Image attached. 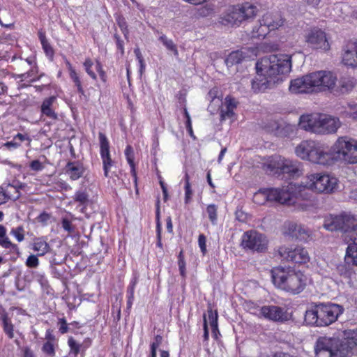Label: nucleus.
<instances>
[{
	"label": "nucleus",
	"instance_id": "1",
	"mask_svg": "<svg viewBox=\"0 0 357 357\" xmlns=\"http://www.w3.org/2000/svg\"><path fill=\"white\" fill-rule=\"evenodd\" d=\"M296 155L321 165H329L333 161L348 164L357 163V140L347 136L340 137L330 149L312 140L302 141L295 148Z\"/></svg>",
	"mask_w": 357,
	"mask_h": 357
},
{
	"label": "nucleus",
	"instance_id": "2",
	"mask_svg": "<svg viewBox=\"0 0 357 357\" xmlns=\"http://www.w3.org/2000/svg\"><path fill=\"white\" fill-rule=\"evenodd\" d=\"M271 274L274 285L289 294H298L306 287L305 275L301 271L290 267H275L271 270Z\"/></svg>",
	"mask_w": 357,
	"mask_h": 357
},
{
	"label": "nucleus",
	"instance_id": "3",
	"mask_svg": "<svg viewBox=\"0 0 357 357\" xmlns=\"http://www.w3.org/2000/svg\"><path fill=\"white\" fill-rule=\"evenodd\" d=\"M344 312V307L332 303H312L305 313L307 325L318 327L327 326L334 323Z\"/></svg>",
	"mask_w": 357,
	"mask_h": 357
},
{
	"label": "nucleus",
	"instance_id": "4",
	"mask_svg": "<svg viewBox=\"0 0 357 357\" xmlns=\"http://www.w3.org/2000/svg\"><path fill=\"white\" fill-rule=\"evenodd\" d=\"M301 127L316 134L328 135L335 133L341 126L337 117L326 114L302 115L300 117Z\"/></svg>",
	"mask_w": 357,
	"mask_h": 357
},
{
	"label": "nucleus",
	"instance_id": "5",
	"mask_svg": "<svg viewBox=\"0 0 357 357\" xmlns=\"http://www.w3.org/2000/svg\"><path fill=\"white\" fill-rule=\"evenodd\" d=\"M258 75H265L273 79L277 75L289 73L291 70V56L288 54H271L265 56L256 63Z\"/></svg>",
	"mask_w": 357,
	"mask_h": 357
},
{
	"label": "nucleus",
	"instance_id": "6",
	"mask_svg": "<svg viewBox=\"0 0 357 357\" xmlns=\"http://www.w3.org/2000/svg\"><path fill=\"white\" fill-rule=\"evenodd\" d=\"M257 12V8L249 2L234 6L221 17V23L225 26H238L243 22L252 19Z\"/></svg>",
	"mask_w": 357,
	"mask_h": 357
},
{
	"label": "nucleus",
	"instance_id": "7",
	"mask_svg": "<svg viewBox=\"0 0 357 357\" xmlns=\"http://www.w3.org/2000/svg\"><path fill=\"white\" fill-rule=\"evenodd\" d=\"M316 357H347L348 349L344 340L320 337L314 347Z\"/></svg>",
	"mask_w": 357,
	"mask_h": 357
},
{
	"label": "nucleus",
	"instance_id": "8",
	"mask_svg": "<svg viewBox=\"0 0 357 357\" xmlns=\"http://www.w3.org/2000/svg\"><path fill=\"white\" fill-rule=\"evenodd\" d=\"M324 227L328 231H340L349 236L357 227V215L345 212L331 215L325 218Z\"/></svg>",
	"mask_w": 357,
	"mask_h": 357
},
{
	"label": "nucleus",
	"instance_id": "9",
	"mask_svg": "<svg viewBox=\"0 0 357 357\" xmlns=\"http://www.w3.org/2000/svg\"><path fill=\"white\" fill-rule=\"evenodd\" d=\"M283 23L284 20L278 13H266L253 27L252 37L264 38L270 31L278 29Z\"/></svg>",
	"mask_w": 357,
	"mask_h": 357
},
{
	"label": "nucleus",
	"instance_id": "10",
	"mask_svg": "<svg viewBox=\"0 0 357 357\" xmlns=\"http://www.w3.org/2000/svg\"><path fill=\"white\" fill-rule=\"evenodd\" d=\"M305 185L317 192L331 193L337 187V179L328 174L314 173L307 176Z\"/></svg>",
	"mask_w": 357,
	"mask_h": 357
},
{
	"label": "nucleus",
	"instance_id": "11",
	"mask_svg": "<svg viewBox=\"0 0 357 357\" xmlns=\"http://www.w3.org/2000/svg\"><path fill=\"white\" fill-rule=\"evenodd\" d=\"M266 237L256 230H249L242 236L241 246L246 250L257 252H264L268 248Z\"/></svg>",
	"mask_w": 357,
	"mask_h": 357
},
{
	"label": "nucleus",
	"instance_id": "12",
	"mask_svg": "<svg viewBox=\"0 0 357 357\" xmlns=\"http://www.w3.org/2000/svg\"><path fill=\"white\" fill-rule=\"evenodd\" d=\"M264 197V201L275 202L282 204H291L292 193L287 190L280 188H266L259 190L254 195V201L258 204H263L259 202V198Z\"/></svg>",
	"mask_w": 357,
	"mask_h": 357
},
{
	"label": "nucleus",
	"instance_id": "13",
	"mask_svg": "<svg viewBox=\"0 0 357 357\" xmlns=\"http://www.w3.org/2000/svg\"><path fill=\"white\" fill-rule=\"evenodd\" d=\"M276 252L282 261H291L295 264H306L310 261L307 251L300 246L288 247L282 245L278 248Z\"/></svg>",
	"mask_w": 357,
	"mask_h": 357
},
{
	"label": "nucleus",
	"instance_id": "14",
	"mask_svg": "<svg viewBox=\"0 0 357 357\" xmlns=\"http://www.w3.org/2000/svg\"><path fill=\"white\" fill-rule=\"evenodd\" d=\"M259 311L261 317L278 324H284L291 319V315L287 310L278 305H264Z\"/></svg>",
	"mask_w": 357,
	"mask_h": 357
},
{
	"label": "nucleus",
	"instance_id": "15",
	"mask_svg": "<svg viewBox=\"0 0 357 357\" xmlns=\"http://www.w3.org/2000/svg\"><path fill=\"white\" fill-rule=\"evenodd\" d=\"M312 76L316 91L333 89L335 86L337 77L331 72H314L312 73Z\"/></svg>",
	"mask_w": 357,
	"mask_h": 357
},
{
	"label": "nucleus",
	"instance_id": "16",
	"mask_svg": "<svg viewBox=\"0 0 357 357\" xmlns=\"http://www.w3.org/2000/svg\"><path fill=\"white\" fill-rule=\"evenodd\" d=\"M289 91L293 93H307L316 91L312 73L292 80Z\"/></svg>",
	"mask_w": 357,
	"mask_h": 357
},
{
	"label": "nucleus",
	"instance_id": "17",
	"mask_svg": "<svg viewBox=\"0 0 357 357\" xmlns=\"http://www.w3.org/2000/svg\"><path fill=\"white\" fill-rule=\"evenodd\" d=\"M342 61L346 66L357 68V40H348L343 45Z\"/></svg>",
	"mask_w": 357,
	"mask_h": 357
},
{
	"label": "nucleus",
	"instance_id": "18",
	"mask_svg": "<svg viewBox=\"0 0 357 357\" xmlns=\"http://www.w3.org/2000/svg\"><path fill=\"white\" fill-rule=\"evenodd\" d=\"M98 137L100 146V155L103 164L104 175L105 177H109V172L114 165V161L112 160L109 153V142L106 135L102 132H99Z\"/></svg>",
	"mask_w": 357,
	"mask_h": 357
},
{
	"label": "nucleus",
	"instance_id": "19",
	"mask_svg": "<svg viewBox=\"0 0 357 357\" xmlns=\"http://www.w3.org/2000/svg\"><path fill=\"white\" fill-rule=\"evenodd\" d=\"M307 42L314 49L327 50L330 47L325 32L321 29H312L307 36Z\"/></svg>",
	"mask_w": 357,
	"mask_h": 357
},
{
	"label": "nucleus",
	"instance_id": "20",
	"mask_svg": "<svg viewBox=\"0 0 357 357\" xmlns=\"http://www.w3.org/2000/svg\"><path fill=\"white\" fill-rule=\"evenodd\" d=\"M278 169L283 174H287L289 177H298L301 173V163L284 158L278 162Z\"/></svg>",
	"mask_w": 357,
	"mask_h": 357
},
{
	"label": "nucleus",
	"instance_id": "21",
	"mask_svg": "<svg viewBox=\"0 0 357 357\" xmlns=\"http://www.w3.org/2000/svg\"><path fill=\"white\" fill-rule=\"evenodd\" d=\"M85 172L83 165L79 161H69L65 167V172L72 181L80 178Z\"/></svg>",
	"mask_w": 357,
	"mask_h": 357
},
{
	"label": "nucleus",
	"instance_id": "22",
	"mask_svg": "<svg viewBox=\"0 0 357 357\" xmlns=\"http://www.w3.org/2000/svg\"><path fill=\"white\" fill-rule=\"evenodd\" d=\"M56 100V98L54 96L44 99L40 106L42 115H45L52 120L58 119V115L52 107Z\"/></svg>",
	"mask_w": 357,
	"mask_h": 357
},
{
	"label": "nucleus",
	"instance_id": "23",
	"mask_svg": "<svg viewBox=\"0 0 357 357\" xmlns=\"http://www.w3.org/2000/svg\"><path fill=\"white\" fill-rule=\"evenodd\" d=\"M347 255L345 254L344 261L336 267L337 273L344 278L350 279L354 274L352 262L347 260Z\"/></svg>",
	"mask_w": 357,
	"mask_h": 357
},
{
	"label": "nucleus",
	"instance_id": "24",
	"mask_svg": "<svg viewBox=\"0 0 357 357\" xmlns=\"http://www.w3.org/2000/svg\"><path fill=\"white\" fill-rule=\"evenodd\" d=\"M31 248L38 256H43L50 250V245L43 237L34 238Z\"/></svg>",
	"mask_w": 357,
	"mask_h": 357
},
{
	"label": "nucleus",
	"instance_id": "25",
	"mask_svg": "<svg viewBox=\"0 0 357 357\" xmlns=\"http://www.w3.org/2000/svg\"><path fill=\"white\" fill-rule=\"evenodd\" d=\"M288 229L290 235L298 239L304 240L309 236V231L301 225L290 223Z\"/></svg>",
	"mask_w": 357,
	"mask_h": 357
},
{
	"label": "nucleus",
	"instance_id": "26",
	"mask_svg": "<svg viewBox=\"0 0 357 357\" xmlns=\"http://www.w3.org/2000/svg\"><path fill=\"white\" fill-rule=\"evenodd\" d=\"M344 335V342L347 349H348V354L349 355L351 350L357 346V330H345Z\"/></svg>",
	"mask_w": 357,
	"mask_h": 357
},
{
	"label": "nucleus",
	"instance_id": "27",
	"mask_svg": "<svg viewBox=\"0 0 357 357\" xmlns=\"http://www.w3.org/2000/svg\"><path fill=\"white\" fill-rule=\"evenodd\" d=\"M0 319L2 321L4 333L10 339H13L14 337V326L8 317V313L4 310L0 311Z\"/></svg>",
	"mask_w": 357,
	"mask_h": 357
},
{
	"label": "nucleus",
	"instance_id": "28",
	"mask_svg": "<svg viewBox=\"0 0 357 357\" xmlns=\"http://www.w3.org/2000/svg\"><path fill=\"white\" fill-rule=\"evenodd\" d=\"M245 54L240 50L231 52L225 59V63L227 68L241 63L245 59Z\"/></svg>",
	"mask_w": 357,
	"mask_h": 357
},
{
	"label": "nucleus",
	"instance_id": "29",
	"mask_svg": "<svg viewBox=\"0 0 357 357\" xmlns=\"http://www.w3.org/2000/svg\"><path fill=\"white\" fill-rule=\"evenodd\" d=\"M264 77L261 79L255 78L252 80V89L255 92H259L265 90L269 86L271 82H275V80L270 79L268 77L264 75Z\"/></svg>",
	"mask_w": 357,
	"mask_h": 357
},
{
	"label": "nucleus",
	"instance_id": "30",
	"mask_svg": "<svg viewBox=\"0 0 357 357\" xmlns=\"http://www.w3.org/2000/svg\"><path fill=\"white\" fill-rule=\"evenodd\" d=\"M6 229L4 226L0 225V245L4 248H9L13 252L19 253V248L17 245L10 242L9 238L6 236Z\"/></svg>",
	"mask_w": 357,
	"mask_h": 357
},
{
	"label": "nucleus",
	"instance_id": "31",
	"mask_svg": "<svg viewBox=\"0 0 357 357\" xmlns=\"http://www.w3.org/2000/svg\"><path fill=\"white\" fill-rule=\"evenodd\" d=\"M339 84L341 93H348L356 84V79L351 76H344L340 79Z\"/></svg>",
	"mask_w": 357,
	"mask_h": 357
},
{
	"label": "nucleus",
	"instance_id": "32",
	"mask_svg": "<svg viewBox=\"0 0 357 357\" xmlns=\"http://www.w3.org/2000/svg\"><path fill=\"white\" fill-rule=\"evenodd\" d=\"M73 199L75 202L79 203V206H82V212H84L86 206L89 204V195L84 190H77L73 197Z\"/></svg>",
	"mask_w": 357,
	"mask_h": 357
},
{
	"label": "nucleus",
	"instance_id": "33",
	"mask_svg": "<svg viewBox=\"0 0 357 357\" xmlns=\"http://www.w3.org/2000/svg\"><path fill=\"white\" fill-rule=\"evenodd\" d=\"M160 200L157 201L156 210H155V220H156V237H157V246L162 249V226L160 223Z\"/></svg>",
	"mask_w": 357,
	"mask_h": 357
},
{
	"label": "nucleus",
	"instance_id": "34",
	"mask_svg": "<svg viewBox=\"0 0 357 357\" xmlns=\"http://www.w3.org/2000/svg\"><path fill=\"white\" fill-rule=\"evenodd\" d=\"M125 155L126 157V160L130 167L131 173L132 176L135 178V181H137V175L135 171V165L134 162L135 155L133 149L130 145H128L125 150Z\"/></svg>",
	"mask_w": 357,
	"mask_h": 357
},
{
	"label": "nucleus",
	"instance_id": "35",
	"mask_svg": "<svg viewBox=\"0 0 357 357\" xmlns=\"http://www.w3.org/2000/svg\"><path fill=\"white\" fill-rule=\"evenodd\" d=\"M38 37L40 39V41L41 43L44 52H45L46 55L49 56L50 59H52L54 56V50L52 47L51 45L48 42L47 39L46 38L45 33L42 31L38 32Z\"/></svg>",
	"mask_w": 357,
	"mask_h": 357
},
{
	"label": "nucleus",
	"instance_id": "36",
	"mask_svg": "<svg viewBox=\"0 0 357 357\" xmlns=\"http://www.w3.org/2000/svg\"><path fill=\"white\" fill-rule=\"evenodd\" d=\"M1 190H0V205L6 203L8 199L17 200L20 197V195H13L8 187L6 188L3 187L1 188Z\"/></svg>",
	"mask_w": 357,
	"mask_h": 357
},
{
	"label": "nucleus",
	"instance_id": "37",
	"mask_svg": "<svg viewBox=\"0 0 357 357\" xmlns=\"http://www.w3.org/2000/svg\"><path fill=\"white\" fill-rule=\"evenodd\" d=\"M159 40L162 43L168 50L172 51L175 56L178 54L177 47L172 40L168 39L165 35H162L160 36Z\"/></svg>",
	"mask_w": 357,
	"mask_h": 357
},
{
	"label": "nucleus",
	"instance_id": "38",
	"mask_svg": "<svg viewBox=\"0 0 357 357\" xmlns=\"http://www.w3.org/2000/svg\"><path fill=\"white\" fill-rule=\"evenodd\" d=\"M206 213L211 222L213 225H216L218 220V206L214 204L208 205L206 207Z\"/></svg>",
	"mask_w": 357,
	"mask_h": 357
},
{
	"label": "nucleus",
	"instance_id": "39",
	"mask_svg": "<svg viewBox=\"0 0 357 357\" xmlns=\"http://www.w3.org/2000/svg\"><path fill=\"white\" fill-rule=\"evenodd\" d=\"M347 259L352 262V265L357 266V246L348 245L346 249Z\"/></svg>",
	"mask_w": 357,
	"mask_h": 357
},
{
	"label": "nucleus",
	"instance_id": "40",
	"mask_svg": "<svg viewBox=\"0 0 357 357\" xmlns=\"http://www.w3.org/2000/svg\"><path fill=\"white\" fill-rule=\"evenodd\" d=\"M185 180V203L188 204L192 195V190L191 189V185L190 183V176L186 172L184 176Z\"/></svg>",
	"mask_w": 357,
	"mask_h": 357
},
{
	"label": "nucleus",
	"instance_id": "41",
	"mask_svg": "<svg viewBox=\"0 0 357 357\" xmlns=\"http://www.w3.org/2000/svg\"><path fill=\"white\" fill-rule=\"evenodd\" d=\"M70 77L72 79L73 82L75 83V85L77 86V91L81 93L82 95H84V91L82 88V83L79 79V77L77 72L75 70H72L70 73H69Z\"/></svg>",
	"mask_w": 357,
	"mask_h": 357
},
{
	"label": "nucleus",
	"instance_id": "42",
	"mask_svg": "<svg viewBox=\"0 0 357 357\" xmlns=\"http://www.w3.org/2000/svg\"><path fill=\"white\" fill-rule=\"evenodd\" d=\"M68 344L70 348V351L73 352L75 356H77L79 353L82 344L77 343L73 337L68 338Z\"/></svg>",
	"mask_w": 357,
	"mask_h": 357
},
{
	"label": "nucleus",
	"instance_id": "43",
	"mask_svg": "<svg viewBox=\"0 0 357 357\" xmlns=\"http://www.w3.org/2000/svg\"><path fill=\"white\" fill-rule=\"evenodd\" d=\"M24 230L22 226H19L16 228H13L10 231V234L14 236L18 242H21L24 238Z\"/></svg>",
	"mask_w": 357,
	"mask_h": 357
},
{
	"label": "nucleus",
	"instance_id": "44",
	"mask_svg": "<svg viewBox=\"0 0 357 357\" xmlns=\"http://www.w3.org/2000/svg\"><path fill=\"white\" fill-rule=\"evenodd\" d=\"M93 63L91 59H86L84 62V67L87 74L93 79H96L97 77L96 73L91 70Z\"/></svg>",
	"mask_w": 357,
	"mask_h": 357
},
{
	"label": "nucleus",
	"instance_id": "45",
	"mask_svg": "<svg viewBox=\"0 0 357 357\" xmlns=\"http://www.w3.org/2000/svg\"><path fill=\"white\" fill-rule=\"evenodd\" d=\"M42 351L48 355L50 357H54L55 356V349L54 344L47 341L43 345Z\"/></svg>",
	"mask_w": 357,
	"mask_h": 357
},
{
	"label": "nucleus",
	"instance_id": "46",
	"mask_svg": "<svg viewBox=\"0 0 357 357\" xmlns=\"http://www.w3.org/2000/svg\"><path fill=\"white\" fill-rule=\"evenodd\" d=\"M37 255H31L26 260L25 264L29 268H37L39 265V260Z\"/></svg>",
	"mask_w": 357,
	"mask_h": 357
},
{
	"label": "nucleus",
	"instance_id": "47",
	"mask_svg": "<svg viewBox=\"0 0 357 357\" xmlns=\"http://www.w3.org/2000/svg\"><path fill=\"white\" fill-rule=\"evenodd\" d=\"M234 116V109L227 107H222L220 111L221 121L226 120L227 119H231Z\"/></svg>",
	"mask_w": 357,
	"mask_h": 357
},
{
	"label": "nucleus",
	"instance_id": "48",
	"mask_svg": "<svg viewBox=\"0 0 357 357\" xmlns=\"http://www.w3.org/2000/svg\"><path fill=\"white\" fill-rule=\"evenodd\" d=\"M138 282V278L137 276H134L131 280L130 284L127 288V296L128 297H134L135 288Z\"/></svg>",
	"mask_w": 357,
	"mask_h": 357
},
{
	"label": "nucleus",
	"instance_id": "49",
	"mask_svg": "<svg viewBox=\"0 0 357 357\" xmlns=\"http://www.w3.org/2000/svg\"><path fill=\"white\" fill-rule=\"evenodd\" d=\"M61 225L63 229L69 234H72L75 231V227L73 225L71 221L66 218H62Z\"/></svg>",
	"mask_w": 357,
	"mask_h": 357
},
{
	"label": "nucleus",
	"instance_id": "50",
	"mask_svg": "<svg viewBox=\"0 0 357 357\" xmlns=\"http://www.w3.org/2000/svg\"><path fill=\"white\" fill-rule=\"evenodd\" d=\"M33 278L42 287H46L48 285V281L43 273H35Z\"/></svg>",
	"mask_w": 357,
	"mask_h": 357
},
{
	"label": "nucleus",
	"instance_id": "51",
	"mask_svg": "<svg viewBox=\"0 0 357 357\" xmlns=\"http://www.w3.org/2000/svg\"><path fill=\"white\" fill-rule=\"evenodd\" d=\"M58 325L59 326V331L61 334H65L68 331V324L65 318L59 319Z\"/></svg>",
	"mask_w": 357,
	"mask_h": 357
},
{
	"label": "nucleus",
	"instance_id": "52",
	"mask_svg": "<svg viewBox=\"0 0 357 357\" xmlns=\"http://www.w3.org/2000/svg\"><path fill=\"white\" fill-rule=\"evenodd\" d=\"M206 236L204 234H199L198 238V243L199 246L200 248V250L203 255H205L206 253Z\"/></svg>",
	"mask_w": 357,
	"mask_h": 357
},
{
	"label": "nucleus",
	"instance_id": "53",
	"mask_svg": "<svg viewBox=\"0 0 357 357\" xmlns=\"http://www.w3.org/2000/svg\"><path fill=\"white\" fill-rule=\"evenodd\" d=\"M163 337L160 335H157L154 337V341L151 344V350L154 349V351H157L158 347L162 344Z\"/></svg>",
	"mask_w": 357,
	"mask_h": 357
},
{
	"label": "nucleus",
	"instance_id": "54",
	"mask_svg": "<svg viewBox=\"0 0 357 357\" xmlns=\"http://www.w3.org/2000/svg\"><path fill=\"white\" fill-rule=\"evenodd\" d=\"M114 37L116 40V45L117 49L119 50H120L121 54L123 55L124 54V46H123L124 42H123V40L121 38L120 36L118 35L117 33H115Z\"/></svg>",
	"mask_w": 357,
	"mask_h": 357
},
{
	"label": "nucleus",
	"instance_id": "55",
	"mask_svg": "<svg viewBox=\"0 0 357 357\" xmlns=\"http://www.w3.org/2000/svg\"><path fill=\"white\" fill-rule=\"evenodd\" d=\"M349 237L350 243L347 242L348 245L357 246V227L355 228L351 233L348 236Z\"/></svg>",
	"mask_w": 357,
	"mask_h": 357
},
{
	"label": "nucleus",
	"instance_id": "56",
	"mask_svg": "<svg viewBox=\"0 0 357 357\" xmlns=\"http://www.w3.org/2000/svg\"><path fill=\"white\" fill-rule=\"evenodd\" d=\"M25 183H17L16 185L14 184H8L7 187L8 188H10L13 190V192H12L13 195H17L20 194L19 190L22 189L25 187Z\"/></svg>",
	"mask_w": 357,
	"mask_h": 357
},
{
	"label": "nucleus",
	"instance_id": "57",
	"mask_svg": "<svg viewBox=\"0 0 357 357\" xmlns=\"http://www.w3.org/2000/svg\"><path fill=\"white\" fill-rule=\"evenodd\" d=\"M30 167L32 170L38 172L41 171L44 167L38 160H34L31 162Z\"/></svg>",
	"mask_w": 357,
	"mask_h": 357
},
{
	"label": "nucleus",
	"instance_id": "58",
	"mask_svg": "<svg viewBox=\"0 0 357 357\" xmlns=\"http://www.w3.org/2000/svg\"><path fill=\"white\" fill-rule=\"evenodd\" d=\"M225 107L234 109L236 107V102L234 98L227 96L225 98Z\"/></svg>",
	"mask_w": 357,
	"mask_h": 357
},
{
	"label": "nucleus",
	"instance_id": "59",
	"mask_svg": "<svg viewBox=\"0 0 357 357\" xmlns=\"http://www.w3.org/2000/svg\"><path fill=\"white\" fill-rule=\"evenodd\" d=\"M349 116L354 119H357V104H349Z\"/></svg>",
	"mask_w": 357,
	"mask_h": 357
},
{
	"label": "nucleus",
	"instance_id": "60",
	"mask_svg": "<svg viewBox=\"0 0 357 357\" xmlns=\"http://www.w3.org/2000/svg\"><path fill=\"white\" fill-rule=\"evenodd\" d=\"M178 266L181 275L183 278H185L186 276L185 260H178Z\"/></svg>",
	"mask_w": 357,
	"mask_h": 357
},
{
	"label": "nucleus",
	"instance_id": "61",
	"mask_svg": "<svg viewBox=\"0 0 357 357\" xmlns=\"http://www.w3.org/2000/svg\"><path fill=\"white\" fill-rule=\"evenodd\" d=\"M3 146L8 149L11 150L18 148L20 146V144L16 142L15 140L13 139V141L7 142L3 144Z\"/></svg>",
	"mask_w": 357,
	"mask_h": 357
},
{
	"label": "nucleus",
	"instance_id": "62",
	"mask_svg": "<svg viewBox=\"0 0 357 357\" xmlns=\"http://www.w3.org/2000/svg\"><path fill=\"white\" fill-rule=\"evenodd\" d=\"M50 218V215L47 213L43 212L38 216L37 220L40 222L45 223Z\"/></svg>",
	"mask_w": 357,
	"mask_h": 357
},
{
	"label": "nucleus",
	"instance_id": "63",
	"mask_svg": "<svg viewBox=\"0 0 357 357\" xmlns=\"http://www.w3.org/2000/svg\"><path fill=\"white\" fill-rule=\"evenodd\" d=\"M236 218L239 221L244 222L246 220V214L241 210H238L236 211Z\"/></svg>",
	"mask_w": 357,
	"mask_h": 357
},
{
	"label": "nucleus",
	"instance_id": "64",
	"mask_svg": "<svg viewBox=\"0 0 357 357\" xmlns=\"http://www.w3.org/2000/svg\"><path fill=\"white\" fill-rule=\"evenodd\" d=\"M51 273L56 278H60L62 276V273H61L55 266H50Z\"/></svg>",
	"mask_w": 357,
	"mask_h": 357
}]
</instances>
